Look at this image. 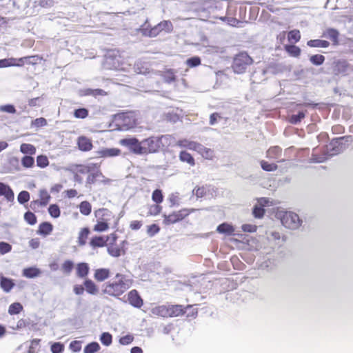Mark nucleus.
Instances as JSON below:
<instances>
[{
	"mask_svg": "<svg viewBox=\"0 0 353 353\" xmlns=\"http://www.w3.org/2000/svg\"><path fill=\"white\" fill-rule=\"evenodd\" d=\"M170 135L161 134L150 136L139 141L136 137H125L119 141V144L136 155L156 154L170 145Z\"/></svg>",
	"mask_w": 353,
	"mask_h": 353,
	"instance_id": "f257e3e1",
	"label": "nucleus"
},
{
	"mask_svg": "<svg viewBox=\"0 0 353 353\" xmlns=\"http://www.w3.org/2000/svg\"><path fill=\"white\" fill-rule=\"evenodd\" d=\"M132 280L129 279L127 275L117 273L114 277L102 285V294H108L109 296L120 299L126 290L132 285Z\"/></svg>",
	"mask_w": 353,
	"mask_h": 353,
	"instance_id": "f03ea898",
	"label": "nucleus"
},
{
	"mask_svg": "<svg viewBox=\"0 0 353 353\" xmlns=\"http://www.w3.org/2000/svg\"><path fill=\"white\" fill-rule=\"evenodd\" d=\"M253 63L254 59L249 55L248 52L241 51L234 56L232 68L235 74H244Z\"/></svg>",
	"mask_w": 353,
	"mask_h": 353,
	"instance_id": "7ed1b4c3",
	"label": "nucleus"
},
{
	"mask_svg": "<svg viewBox=\"0 0 353 353\" xmlns=\"http://www.w3.org/2000/svg\"><path fill=\"white\" fill-rule=\"evenodd\" d=\"M352 141L353 136L352 135L335 137L332 139L329 145H327L326 150L331 158L343 152L347 148L349 143Z\"/></svg>",
	"mask_w": 353,
	"mask_h": 353,
	"instance_id": "20e7f679",
	"label": "nucleus"
},
{
	"mask_svg": "<svg viewBox=\"0 0 353 353\" xmlns=\"http://www.w3.org/2000/svg\"><path fill=\"white\" fill-rule=\"evenodd\" d=\"M103 69L108 70H118L121 67V57L118 51L110 50L103 56L101 61Z\"/></svg>",
	"mask_w": 353,
	"mask_h": 353,
	"instance_id": "39448f33",
	"label": "nucleus"
},
{
	"mask_svg": "<svg viewBox=\"0 0 353 353\" xmlns=\"http://www.w3.org/2000/svg\"><path fill=\"white\" fill-rule=\"evenodd\" d=\"M278 216L281 220V224L285 228L290 230L298 229L302 223V220L299 215L292 212H280L278 214Z\"/></svg>",
	"mask_w": 353,
	"mask_h": 353,
	"instance_id": "423d86ee",
	"label": "nucleus"
},
{
	"mask_svg": "<svg viewBox=\"0 0 353 353\" xmlns=\"http://www.w3.org/2000/svg\"><path fill=\"white\" fill-rule=\"evenodd\" d=\"M194 208H182L178 211H173L169 214L164 213L162 216L163 218V223L166 225H172L183 221L192 212H194Z\"/></svg>",
	"mask_w": 353,
	"mask_h": 353,
	"instance_id": "0eeeda50",
	"label": "nucleus"
},
{
	"mask_svg": "<svg viewBox=\"0 0 353 353\" xmlns=\"http://www.w3.org/2000/svg\"><path fill=\"white\" fill-rule=\"evenodd\" d=\"M351 69V64L345 59L334 58L332 63V73L334 76H346Z\"/></svg>",
	"mask_w": 353,
	"mask_h": 353,
	"instance_id": "6e6552de",
	"label": "nucleus"
},
{
	"mask_svg": "<svg viewBox=\"0 0 353 353\" xmlns=\"http://www.w3.org/2000/svg\"><path fill=\"white\" fill-rule=\"evenodd\" d=\"M97 181L103 184H108L110 182V179L105 178L98 164L94 168V171L88 174L86 179V185L94 184Z\"/></svg>",
	"mask_w": 353,
	"mask_h": 353,
	"instance_id": "1a4fd4ad",
	"label": "nucleus"
},
{
	"mask_svg": "<svg viewBox=\"0 0 353 353\" xmlns=\"http://www.w3.org/2000/svg\"><path fill=\"white\" fill-rule=\"evenodd\" d=\"M148 21V20L146 19L145 23L137 29V31L143 36L147 37H155L159 35L160 32H161L159 24H157L154 26H151Z\"/></svg>",
	"mask_w": 353,
	"mask_h": 353,
	"instance_id": "9d476101",
	"label": "nucleus"
},
{
	"mask_svg": "<svg viewBox=\"0 0 353 353\" xmlns=\"http://www.w3.org/2000/svg\"><path fill=\"white\" fill-rule=\"evenodd\" d=\"M124 303H128L130 305L135 308H141L143 305V300L137 290H132L128 293V300H125L124 297L119 299Z\"/></svg>",
	"mask_w": 353,
	"mask_h": 353,
	"instance_id": "9b49d317",
	"label": "nucleus"
},
{
	"mask_svg": "<svg viewBox=\"0 0 353 353\" xmlns=\"http://www.w3.org/2000/svg\"><path fill=\"white\" fill-rule=\"evenodd\" d=\"M339 37V31L334 28H327L323 31L321 35V37L330 39L332 41V45L334 46L340 45L341 42Z\"/></svg>",
	"mask_w": 353,
	"mask_h": 353,
	"instance_id": "f8f14e48",
	"label": "nucleus"
},
{
	"mask_svg": "<svg viewBox=\"0 0 353 353\" xmlns=\"http://www.w3.org/2000/svg\"><path fill=\"white\" fill-rule=\"evenodd\" d=\"M0 196H3L8 203L14 202V192L10 185L0 181Z\"/></svg>",
	"mask_w": 353,
	"mask_h": 353,
	"instance_id": "ddd939ff",
	"label": "nucleus"
},
{
	"mask_svg": "<svg viewBox=\"0 0 353 353\" xmlns=\"http://www.w3.org/2000/svg\"><path fill=\"white\" fill-rule=\"evenodd\" d=\"M42 274V270L36 265L28 266L22 270V276L27 279H35L40 276Z\"/></svg>",
	"mask_w": 353,
	"mask_h": 353,
	"instance_id": "4468645a",
	"label": "nucleus"
},
{
	"mask_svg": "<svg viewBox=\"0 0 353 353\" xmlns=\"http://www.w3.org/2000/svg\"><path fill=\"white\" fill-rule=\"evenodd\" d=\"M15 286L14 279L4 276L0 273V288L6 292L9 293Z\"/></svg>",
	"mask_w": 353,
	"mask_h": 353,
	"instance_id": "2eb2a0df",
	"label": "nucleus"
},
{
	"mask_svg": "<svg viewBox=\"0 0 353 353\" xmlns=\"http://www.w3.org/2000/svg\"><path fill=\"white\" fill-rule=\"evenodd\" d=\"M77 144L79 150L82 152H88L93 147L92 140L84 135L79 136L77 138Z\"/></svg>",
	"mask_w": 353,
	"mask_h": 353,
	"instance_id": "dca6fc26",
	"label": "nucleus"
},
{
	"mask_svg": "<svg viewBox=\"0 0 353 353\" xmlns=\"http://www.w3.org/2000/svg\"><path fill=\"white\" fill-rule=\"evenodd\" d=\"M111 276V271L108 268H99L94 270L93 277L97 282H103Z\"/></svg>",
	"mask_w": 353,
	"mask_h": 353,
	"instance_id": "f3484780",
	"label": "nucleus"
},
{
	"mask_svg": "<svg viewBox=\"0 0 353 353\" xmlns=\"http://www.w3.org/2000/svg\"><path fill=\"white\" fill-rule=\"evenodd\" d=\"M43 195L46 196L45 199H43V200L37 199V200H34L30 202V208L32 210H35L36 207L38 205L45 207L48 205L51 197L46 189H42L39 191L40 197H43Z\"/></svg>",
	"mask_w": 353,
	"mask_h": 353,
	"instance_id": "a211bd4d",
	"label": "nucleus"
},
{
	"mask_svg": "<svg viewBox=\"0 0 353 353\" xmlns=\"http://www.w3.org/2000/svg\"><path fill=\"white\" fill-rule=\"evenodd\" d=\"M89 244L92 249L103 248L108 244V237H105V235L92 236L90 239Z\"/></svg>",
	"mask_w": 353,
	"mask_h": 353,
	"instance_id": "6ab92c4d",
	"label": "nucleus"
},
{
	"mask_svg": "<svg viewBox=\"0 0 353 353\" xmlns=\"http://www.w3.org/2000/svg\"><path fill=\"white\" fill-rule=\"evenodd\" d=\"M90 265L86 262H79L76 265V276L83 280L88 279L90 273Z\"/></svg>",
	"mask_w": 353,
	"mask_h": 353,
	"instance_id": "aec40b11",
	"label": "nucleus"
},
{
	"mask_svg": "<svg viewBox=\"0 0 353 353\" xmlns=\"http://www.w3.org/2000/svg\"><path fill=\"white\" fill-rule=\"evenodd\" d=\"M83 283L84 291L88 294L97 295L99 292V288L91 279L88 278L84 279Z\"/></svg>",
	"mask_w": 353,
	"mask_h": 353,
	"instance_id": "412c9836",
	"label": "nucleus"
},
{
	"mask_svg": "<svg viewBox=\"0 0 353 353\" xmlns=\"http://www.w3.org/2000/svg\"><path fill=\"white\" fill-rule=\"evenodd\" d=\"M121 150L117 148H102L97 153L103 158L114 157L121 154Z\"/></svg>",
	"mask_w": 353,
	"mask_h": 353,
	"instance_id": "4be33fe9",
	"label": "nucleus"
},
{
	"mask_svg": "<svg viewBox=\"0 0 353 353\" xmlns=\"http://www.w3.org/2000/svg\"><path fill=\"white\" fill-rule=\"evenodd\" d=\"M216 232L219 234H224L225 236H233L235 235L234 226L227 222H223L219 224L216 227Z\"/></svg>",
	"mask_w": 353,
	"mask_h": 353,
	"instance_id": "5701e85b",
	"label": "nucleus"
},
{
	"mask_svg": "<svg viewBox=\"0 0 353 353\" xmlns=\"http://www.w3.org/2000/svg\"><path fill=\"white\" fill-rule=\"evenodd\" d=\"M53 230V225L49 221L41 222L38 227L37 234L43 237L50 235Z\"/></svg>",
	"mask_w": 353,
	"mask_h": 353,
	"instance_id": "b1692460",
	"label": "nucleus"
},
{
	"mask_svg": "<svg viewBox=\"0 0 353 353\" xmlns=\"http://www.w3.org/2000/svg\"><path fill=\"white\" fill-rule=\"evenodd\" d=\"M81 96H93L97 97L98 96H105L107 92L101 88H85L80 90Z\"/></svg>",
	"mask_w": 353,
	"mask_h": 353,
	"instance_id": "393cba45",
	"label": "nucleus"
},
{
	"mask_svg": "<svg viewBox=\"0 0 353 353\" xmlns=\"http://www.w3.org/2000/svg\"><path fill=\"white\" fill-rule=\"evenodd\" d=\"M306 113V110H299L296 113L289 115L288 121L292 124L297 125L305 117Z\"/></svg>",
	"mask_w": 353,
	"mask_h": 353,
	"instance_id": "a878e982",
	"label": "nucleus"
},
{
	"mask_svg": "<svg viewBox=\"0 0 353 353\" xmlns=\"http://www.w3.org/2000/svg\"><path fill=\"white\" fill-rule=\"evenodd\" d=\"M97 223L93 227V230L97 232H103L107 231L110 226L108 219L97 218Z\"/></svg>",
	"mask_w": 353,
	"mask_h": 353,
	"instance_id": "bb28decb",
	"label": "nucleus"
},
{
	"mask_svg": "<svg viewBox=\"0 0 353 353\" xmlns=\"http://www.w3.org/2000/svg\"><path fill=\"white\" fill-rule=\"evenodd\" d=\"M307 46L310 48H327L330 46V43L324 39H310L307 41Z\"/></svg>",
	"mask_w": 353,
	"mask_h": 353,
	"instance_id": "cd10ccee",
	"label": "nucleus"
},
{
	"mask_svg": "<svg viewBox=\"0 0 353 353\" xmlns=\"http://www.w3.org/2000/svg\"><path fill=\"white\" fill-rule=\"evenodd\" d=\"M185 308L182 305H170L168 306V315L170 316H179L184 314Z\"/></svg>",
	"mask_w": 353,
	"mask_h": 353,
	"instance_id": "c85d7f7f",
	"label": "nucleus"
},
{
	"mask_svg": "<svg viewBox=\"0 0 353 353\" xmlns=\"http://www.w3.org/2000/svg\"><path fill=\"white\" fill-rule=\"evenodd\" d=\"M179 158L181 162L186 163L190 166L195 165L194 157L187 150H181L179 153Z\"/></svg>",
	"mask_w": 353,
	"mask_h": 353,
	"instance_id": "c756f323",
	"label": "nucleus"
},
{
	"mask_svg": "<svg viewBox=\"0 0 353 353\" xmlns=\"http://www.w3.org/2000/svg\"><path fill=\"white\" fill-rule=\"evenodd\" d=\"M284 48L290 57L297 58L301 55V49L294 43L287 44L284 46Z\"/></svg>",
	"mask_w": 353,
	"mask_h": 353,
	"instance_id": "7c9ffc66",
	"label": "nucleus"
},
{
	"mask_svg": "<svg viewBox=\"0 0 353 353\" xmlns=\"http://www.w3.org/2000/svg\"><path fill=\"white\" fill-rule=\"evenodd\" d=\"M90 234V230L88 227H84L81 229L78 236V243L80 246H83L86 244L87 239Z\"/></svg>",
	"mask_w": 353,
	"mask_h": 353,
	"instance_id": "2f4dec72",
	"label": "nucleus"
},
{
	"mask_svg": "<svg viewBox=\"0 0 353 353\" xmlns=\"http://www.w3.org/2000/svg\"><path fill=\"white\" fill-rule=\"evenodd\" d=\"M308 59L313 65L321 66L324 63L325 57L321 54H309Z\"/></svg>",
	"mask_w": 353,
	"mask_h": 353,
	"instance_id": "473e14b6",
	"label": "nucleus"
},
{
	"mask_svg": "<svg viewBox=\"0 0 353 353\" xmlns=\"http://www.w3.org/2000/svg\"><path fill=\"white\" fill-rule=\"evenodd\" d=\"M97 163H88L86 165L83 164H78L76 165V167L77 168V172L80 174H89L90 172L94 171V168Z\"/></svg>",
	"mask_w": 353,
	"mask_h": 353,
	"instance_id": "72a5a7b5",
	"label": "nucleus"
},
{
	"mask_svg": "<svg viewBox=\"0 0 353 353\" xmlns=\"http://www.w3.org/2000/svg\"><path fill=\"white\" fill-rule=\"evenodd\" d=\"M330 159V157L329 156V154L327 153V150H325L319 154L313 153L310 159V162L320 163H323Z\"/></svg>",
	"mask_w": 353,
	"mask_h": 353,
	"instance_id": "f704fd0d",
	"label": "nucleus"
},
{
	"mask_svg": "<svg viewBox=\"0 0 353 353\" xmlns=\"http://www.w3.org/2000/svg\"><path fill=\"white\" fill-rule=\"evenodd\" d=\"M210 192V186H196L192 190V194L196 196L197 199L203 198L207 196Z\"/></svg>",
	"mask_w": 353,
	"mask_h": 353,
	"instance_id": "c9c22d12",
	"label": "nucleus"
},
{
	"mask_svg": "<svg viewBox=\"0 0 353 353\" xmlns=\"http://www.w3.org/2000/svg\"><path fill=\"white\" fill-rule=\"evenodd\" d=\"M23 310L22 304L19 302H14L9 305L8 312L10 315H17Z\"/></svg>",
	"mask_w": 353,
	"mask_h": 353,
	"instance_id": "e433bc0d",
	"label": "nucleus"
},
{
	"mask_svg": "<svg viewBox=\"0 0 353 353\" xmlns=\"http://www.w3.org/2000/svg\"><path fill=\"white\" fill-rule=\"evenodd\" d=\"M74 268V263L71 259H67L61 265V270L65 275H70Z\"/></svg>",
	"mask_w": 353,
	"mask_h": 353,
	"instance_id": "4c0bfd02",
	"label": "nucleus"
},
{
	"mask_svg": "<svg viewBox=\"0 0 353 353\" xmlns=\"http://www.w3.org/2000/svg\"><path fill=\"white\" fill-rule=\"evenodd\" d=\"M121 248H119L117 244L115 245H108L107 252L112 257L118 258L123 255Z\"/></svg>",
	"mask_w": 353,
	"mask_h": 353,
	"instance_id": "58836bf2",
	"label": "nucleus"
},
{
	"mask_svg": "<svg viewBox=\"0 0 353 353\" xmlns=\"http://www.w3.org/2000/svg\"><path fill=\"white\" fill-rule=\"evenodd\" d=\"M101 347L98 342L92 341L88 343L83 348V353H96L100 350Z\"/></svg>",
	"mask_w": 353,
	"mask_h": 353,
	"instance_id": "ea45409f",
	"label": "nucleus"
},
{
	"mask_svg": "<svg viewBox=\"0 0 353 353\" xmlns=\"http://www.w3.org/2000/svg\"><path fill=\"white\" fill-rule=\"evenodd\" d=\"M208 4L209 5L207 7H204L201 9V16L208 17V14H211L214 11V10L218 8L217 5H216L212 0L208 2Z\"/></svg>",
	"mask_w": 353,
	"mask_h": 353,
	"instance_id": "a19ab883",
	"label": "nucleus"
},
{
	"mask_svg": "<svg viewBox=\"0 0 353 353\" xmlns=\"http://www.w3.org/2000/svg\"><path fill=\"white\" fill-rule=\"evenodd\" d=\"M94 215L96 218L108 219L110 220V217L112 216V212L107 208H100L94 211Z\"/></svg>",
	"mask_w": 353,
	"mask_h": 353,
	"instance_id": "79ce46f5",
	"label": "nucleus"
},
{
	"mask_svg": "<svg viewBox=\"0 0 353 353\" xmlns=\"http://www.w3.org/2000/svg\"><path fill=\"white\" fill-rule=\"evenodd\" d=\"M79 208L80 212L84 216L90 215L92 212V205L87 201H83L81 202L79 205Z\"/></svg>",
	"mask_w": 353,
	"mask_h": 353,
	"instance_id": "37998d69",
	"label": "nucleus"
},
{
	"mask_svg": "<svg viewBox=\"0 0 353 353\" xmlns=\"http://www.w3.org/2000/svg\"><path fill=\"white\" fill-rule=\"evenodd\" d=\"M48 211L51 217L57 219L61 215V210L58 204H50L48 208Z\"/></svg>",
	"mask_w": 353,
	"mask_h": 353,
	"instance_id": "c03bdc74",
	"label": "nucleus"
},
{
	"mask_svg": "<svg viewBox=\"0 0 353 353\" xmlns=\"http://www.w3.org/2000/svg\"><path fill=\"white\" fill-rule=\"evenodd\" d=\"M20 151L26 154L32 155L36 152V148L30 143H22L20 146Z\"/></svg>",
	"mask_w": 353,
	"mask_h": 353,
	"instance_id": "a18cd8bd",
	"label": "nucleus"
},
{
	"mask_svg": "<svg viewBox=\"0 0 353 353\" xmlns=\"http://www.w3.org/2000/svg\"><path fill=\"white\" fill-rule=\"evenodd\" d=\"M30 194L27 190L21 191L17 195V201L19 204L25 205L30 200Z\"/></svg>",
	"mask_w": 353,
	"mask_h": 353,
	"instance_id": "49530a36",
	"label": "nucleus"
},
{
	"mask_svg": "<svg viewBox=\"0 0 353 353\" xmlns=\"http://www.w3.org/2000/svg\"><path fill=\"white\" fill-rule=\"evenodd\" d=\"M23 219L30 225H34L37 222V216L30 210H28L24 213Z\"/></svg>",
	"mask_w": 353,
	"mask_h": 353,
	"instance_id": "de8ad7c7",
	"label": "nucleus"
},
{
	"mask_svg": "<svg viewBox=\"0 0 353 353\" xmlns=\"http://www.w3.org/2000/svg\"><path fill=\"white\" fill-rule=\"evenodd\" d=\"M265 213L264 208L259 205H254L252 209V214L256 219H261Z\"/></svg>",
	"mask_w": 353,
	"mask_h": 353,
	"instance_id": "09e8293b",
	"label": "nucleus"
},
{
	"mask_svg": "<svg viewBox=\"0 0 353 353\" xmlns=\"http://www.w3.org/2000/svg\"><path fill=\"white\" fill-rule=\"evenodd\" d=\"M260 165L262 170L265 172L275 171L278 168V165L276 163H269L268 161L265 160L260 161Z\"/></svg>",
	"mask_w": 353,
	"mask_h": 353,
	"instance_id": "8fccbe9b",
	"label": "nucleus"
},
{
	"mask_svg": "<svg viewBox=\"0 0 353 353\" xmlns=\"http://www.w3.org/2000/svg\"><path fill=\"white\" fill-rule=\"evenodd\" d=\"M99 340L105 346H110L112 343V336L108 332H102L100 335Z\"/></svg>",
	"mask_w": 353,
	"mask_h": 353,
	"instance_id": "3c124183",
	"label": "nucleus"
},
{
	"mask_svg": "<svg viewBox=\"0 0 353 353\" xmlns=\"http://www.w3.org/2000/svg\"><path fill=\"white\" fill-rule=\"evenodd\" d=\"M89 114V110L86 108H78L74 109L73 115L77 119H85Z\"/></svg>",
	"mask_w": 353,
	"mask_h": 353,
	"instance_id": "603ef678",
	"label": "nucleus"
},
{
	"mask_svg": "<svg viewBox=\"0 0 353 353\" xmlns=\"http://www.w3.org/2000/svg\"><path fill=\"white\" fill-rule=\"evenodd\" d=\"M185 63L189 68H196L201 64V59L199 56H192L186 59Z\"/></svg>",
	"mask_w": 353,
	"mask_h": 353,
	"instance_id": "864d4df0",
	"label": "nucleus"
},
{
	"mask_svg": "<svg viewBox=\"0 0 353 353\" xmlns=\"http://www.w3.org/2000/svg\"><path fill=\"white\" fill-rule=\"evenodd\" d=\"M21 165L26 168H31L34 165V159L30 155H24L21 160Z\"/></svg>",
	"mask_w": 353,
	"mask_h": 353,
	"instance_id": "5fc2aeb1",
	"label": "nucleus"
},
{
	"mask_svg": "<svg viewBox=\"0 0 353 353\" xmlns=\"http://www.w3.org/2000/svg\"><path fill=\"white\" fill-rule=\"evenodd\" d=\"M164 117L165 121L172 123H176L180 119L179 115L174 110L168 111Z\"/></svg>",
	"mask_w": 353,
	"mask_h": 353,
	"instance_id": "6e6d98bb",
	"label": "nucleus"
},
{
	"mask_svg": "<svg viewBox=\"0 0 353 353\" xmlns=\"http://www.w3.org/2000/svg\"><path fill=\"white\" fill-rule=\"evenodd\" d=\"M163 81L167 83H172L176 79V77L172 70L170 69L165 72L163 75Z\"/></svg>",
	"mask_w": 353,
	"mask_h": 353,
	"instance_id": "4d7b16f0",
	"label": "nucleus"
},
{
	"mask_svg": "<svg viewBox=\"0 0 353 353\" xmlns=\"http://www.w3.org/2000/svg\"><path fill=\"white\" fill-rule=\"evenodd\" d=\"M37 165L40 168H45L49 165V160L46 155L39 154L36 159Z\"/></svg>",
	"mask_w": 353,
	"mask_h": 353,
	"instance_id": "13d9d810",
	"label": "nucleus"
},
{
	"mask_svg": "<svg viewBox=\"0 0 353 353\" xmlns=\"http://www.w3.org/2000/svg\"><path fill=\"white\" fill-rule=\"evenodd\" d=\"M152 199L156 204H160L163 201V192L161 189H155L152 194Z\"/></svg>",
	"mask_w": 353,
	"mask_h": 353,
	"instance_id": "bf43d9fd",
	"label": "nucleus"
},
{
	"mask_svg": "<svg viewBox=\"0 0 353 353\" xmlns=\"http://www.w3.org/2000/svg\"><path fill=\"white\" fill-rule=\"evenodd\" d=\"M288 39L290 41H294V43H297L301 39V32L297 29H294L290 30L288 34Z\"/></svg>",
	"mask_w": 353,
	"mask_h": 353,
	"instance_id": "052dcab7",
	"label": "nucleus"
},
{
	"mask_svg": "<svg viewBox=\"0 0 353 353\" xmlns=\"http://www.w3.org/2000/svg\"><path fill=\"white\" fill-rule=\"evenodd\" d=\"M187 148L199 153H203V150H206V148H205L202 144L195 141H188Z\"/></svg>",
	"mask_w": 353,
	"mask_h": 353,
	"instance_id": "680f3d73",
	"label": "nucleus"
},
{
	"mask_svg": "<svg viewBox=\"0 0 353 353\" xmlns=\"http://www.w3.org/2000/svg\"><path fill=\"white\" fill-rule=\"evenodd\" d=\"M160 29L165 32H171L173 30V26L170 21L163 20L158 23Z\"/></svg>",
	"mask_w": 353,
	"mask_h": 353,
	"instance_id": "e2e57ef3",
	"label": "nucleus"
},
{
	"mask_svg": "<svg viewBox=\"0 0 353 353\" xmlns=\"http://www.w3.org/2000/svg\"><path fill=\"white\" fill-rule=\"evenodd\" d=\"M152 312L154 314L165 316L168 315V307H167L165 305L157 306L154 307Z\"/></svg>",
	"mask_w": 353,
	"mask_h": 353,
	"instance_id": "0e129e2a",
	"label": "nucleus"
},
{
	"mask_svg": "<svg viewBox=\"0 0 353 353\" xmlns=\"http://www.w3.org/2000/svg\"><path fill=\"white\" fill-rule=\"evenodd\" d=\"M0 112L14 114L17 113V110L14 105L6 103L0 105Z\"/></svg>",
	"mask_w": 353,
	"mask_h": 353,
	"instance_id": "69168bd1",
	"label": "nucleus"
},
{
	"mask_svg": "<svg viewBox=\"0 0 353 353\" xmlns=\"http://www.w3.org/2000/svg\"><path fill=\"white\" fill-rule=\"evenodd\" d=\"M64 348V345L61 342H53L50 345L52 353H63Z\"/></svg>",
	"mask_w": 353,
	"mask_h": 353,
	"instance_id": "338daca9",
	"label": "nucleus"
},
{
	"mask_svg": "<svg viewBox=\"0 0 353 353\" xmlns=\"http://www.w3.org/2000/svg\"><path fill=\"white\" fill-rule=\"evenodd\" d=\"M160 231V227L157 223H152L151 225H148L147 227V234L150 237H153Z\"/></svg>",
	"mask_w": 353,
	"mask_h": 353,
	"instance_id": "774afa93",
	"label": "nucleus"
}]
</instances>
